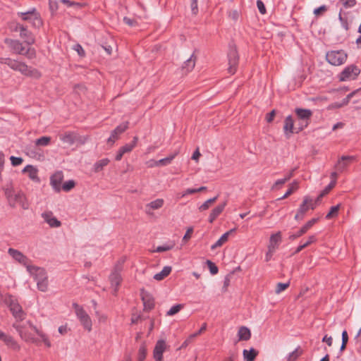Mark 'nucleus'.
I'll return each mask as SVG.
<instances>
[{"label": "nucleus", "instance_id": "obj_1", "mask_svg": "<svg viewBox=\"0 0 361 361\" xmlns=\"http://www.w3.org/2000/svg\"><path fill=\"white\" fill-rule=\"evenodd\" d=\"M3 190L7 202L11 207H20L24 210L29 208V202L25 194L22 190H15L12 183L6 184Z\"/></svg>", "mask_w": 361, "mask_h": 361}, {"label": "nucleus", "instance_id": "obj_2", "mask_svg": "<svg viewBox=\"0 0 361 361\" xmlns=\"http://www.w3.org/2000/svg\"><path fill=\"white\" fill-rule=\"evenodd\" d=\"M0 63L8 65L11 69L19 71L23 75L38 79L41 73L36 68L28 66L23 62L18 61L10 58H0Z\"/></svg>", "mask_w": 361, "mask_h": 361}, {"label": "nucleus", "instance_id": "obj_3", "mask_svg": "<svg viewBox=\"0 0 361 361\" xmlns=\"http://www.w3.org/2000/svg\"><path fill=\"white\" fill-rule=\"evenodd\" d=\"M27 271L37 281V288L42 292L48 289V277L44 269L31 264L27 267Z\"/></svg>", "mask_w": 361, "mask_h": 361}, {"label": "nucleus", "instance_id": "obj_4", "mask_svg": "<svg viewBox=\"0 0 361 361\" xmlns=\"http://www.w3.org/2000/svg\"><path fill=\"white\" fill-rule=\"evenodd\" d=\"M27 271L37 281V288L42 292L48 289V277L44 269L31 264L27 267Z\"/></svg>", "mask_w": 361, "mask_h": 361}, {"label": "nucleus", "instance_id": "obj_5", "mask_svg": "<svg viewBox=\"0 0 361 361\" xmlns=\"http://www.w3.org/2000/svg\"><path fill=\"white\" fill-rule=\"evenodd\" d=\"M27 271L37 281V288L42 292L48 289V277L44 269L31 264L27 267Z\"/></svg>", "mask_w": 361, "mask_h": 361}, {"label": "nucleus", "instance_id": "obj_6", "mask_svg": "<svg viewBox=\"0 0 361 361\" xmlns=\"http://www.w3.org/2000/svg\"><path fill=\"white\" fill-rule=\"evenodd\" d=\"M4 302L8 305L10 312L15 319L14 322H21L26 317V313L23 311L18 300L13 295L7 294L5 295Z\"/></svg>", "mask_w": 361, "mask_h": 361}, {"label": "nucleus", "instance_id": "obj_7", "mask_svg": "<svg viewBox=\"0 0 361 361\" xmlns=\"http://www.w3.org/2000/svg\"><path fill=\"white\" fill-rule=\"evenodd\" d=\"M4 42L16 54L23 55L28 59H32L36 57L35 49L32 47H29L25 49L23 44L19 40L6 38L4 39Z\"/></svg>", "mask_w": 361, "mask_h": 361}, {"label": "nucleus", "instance_id": "obj_8", "mask_svg": "<svg viewBox=\"0 0 361 361\" xmlns=\"http://www.w3.org/2000/svg\"><path fill=\"white\" fill-rule=\"evenodd\" d=\"M295 114L298 121L295 133H298L310 124L312 116V111L310 109L296 108L295 109Z\"/></svg>", "mask_w": 361, "mask_h": 361}, {"label": "nucleus", "instance_id": "obj_9", "mask_svg": "<svg viewBox=\"0 0 361 361\" xmlns=\"http://www.w3.org/2000/svg\"><path fill=\"white\" fill-rule=\"evenodd\" d=\"M58 136L64 144H66L69 146H71L75 143L84 145L88 139L87 137L80 136L73 131L61 132L59 133Z\"/></svg>", "mask_w": 361, "mask_h": 361}, {"label": "nucleus", "instance_id": "obj_10", "mask_svg": "<svg viewBox=\"0 0 361 361\" xmlns=\"http://www.w3.org/2000/svg\"><path fill=\"white\" fill-rule=\"evenodd\" d=\"M125 261V257H122L121 259H120L116 263L114 267V270L109 276L111 285L114 289V294L117 293L118 287L122 281L121 272L123 269V264H124Z\"/></svg>", "mask_w": 361, "mask_h": 361}, {"label": "nucleus", "instance_id": "obj_11", "mask_svg": "<svg viewBox=\"0 0 361 361\" xmlns=\"http://www.w3.org/2000/svg\"><path fill=\"white\" fill-rule=\"evenodd\" d=\"M73 307H74L77 318L80 321L81 325L88 332L91 331L92 329V322L90 317L85 312V310L82 308V307L80 306L79 305L74 303Z\"/></svg>", "mask_w": 361, "mask_h": 361}, {"label": "nucleus", "instance_id": "obj_12", "mask_svg": "<svg viewBox=\"0 0 361 361\" xmlns=\"http://www.w3.org/2000/svg\"><path fill=\"white\" fill-rule=\"evenodd\" d=\"M17 15L24 21L30 23L34 27H39L42 24L39 13L35 8L26 12H18Z\"/></svg>", "mask_w": 361, "mask_h": 361}, {"label": "nucleus", "instance_id": "obj_13", "mask_svg": "<svg viewBox=\"0 0 361 361\" xmlns=\"http://www.w3.org/2000/svg\"><path fill=\"white\" fill-rule=\"evenodd\" d=\"M348 58L347 54L343 50L330 51L326 53V61L333 66L343 64Z\"/></svg>", "mask_w": 361, "mask_h": 361}, {"label": "nucleus", "instance_id": "obj_14", "mask_svg": "<svg viewBox=\"0 0 361 361\" xmlns=\"http://www.w3.org/2000/svg\"><path fill=\"white\" fill-rule=\"evenodd\" d=\"M28 322L29 321H27L25 323L23 324H21V322H13L12 326L18 333V335L21 338V339L26 342L35 343L36 339L35 338L33 335L27 329V326L31 329H32L28 324Z\"/></svg>", "mask_w": 361, "mask_h": 361}, {"label": "nucleus", "instance_id": "obj_15", "mask_svg": "<svg viewBox=\"0 0 361 361\" xmlns=\"http://www.w3.org/2000/svg\"><path fill=\"white\" fill-rule=\"evenodd\" d=\"M360 73V68L355 65H350L345 67L339 74L340 81L353 80L357 78Z\"/></svg>", "mask_w": 361, "mask_h": 361}, {"label": "nucleus", "instance_id": "obj_16", "mask_svg": "<svg viewBox=\"0 0 361 361\" xmlns=\"http://www.w3.org/2000/svg\"><path fill=\"white\" fill-rule=\"evenodd\" d=\"M8 253L16 262L25 267L26 269H27V267H30L32 264L30 259L18 250L9 248Z\"/></svg>", "mask_w": 361, "mask_h": 361}, {"label": "nucleus", "instance_id": "obj_17", "mask_svg": "<svg viewBox=\"0 0 361 361\" xmlns=\"http://www.w3.org/2000/svg\"><path fill=\"white\" fill-rule=\"evenodd\" d=\"M168 348H169V346L164 340H158L153 350V357L154 360L164 361L163 354Z\"/></svg>", "mask_w": 361, "mask_h": 361}, {"label": "nucleus", "instance_id": "obj_18", "mask_svg": "<svg viewBox=\"0 0 361 361\" xmlns=\"http://www.w3.org/2000/svg\"><path fill=\"white\" fill-rule=\"evenodd\" d=\"M228 72L230 74H234L238 68V54L235 49H232L229 51L228 54Z\"/></svg>", "mask_w": 361, "mask_h": 361}, {"label": "nucleus", "instance_id": "obj_19", "mask_svg": "<svg viewBox=\"0 0 361 361\" xmlns=\"http://www.w3.org/2000/svg\"><path fill=\"white\" fill-rule=\"evenodd\" d=\"M0 340L3 341L5 345L16 351H18L20 349V346L18 343L14 339V338L8 334L0 330Z\"/></svg>", "mask_w": 361, "mask_h": 361}, {"label": "nucleus", "instance_id": "obj_20", "mask_svg": "<svg viewBox=\"0 0 361 361\" xmlns=\"http://www.w3.org/2000/svg\"><path fill=\"white\" fill-rule=\"evenodd\" d=\"M63 179V173L61 171H56L50 177V185L54 191L59 192L61 190V183Z\"/></svg>", "mask_w": 361, "mask_h": 361}, {"label": "nucleus", "instance_id": "obj_21", "mask_svg": "<svg viewBox=\"0 0 361 361\" xmlns=\"http://www.w3.org/2000/svg\"><path fill=\"white\" fill-rule=\"evenodd\" d=\"M129 122L126 121L124 122L119 126H118L112 132L111 134V136L109 137L107 142L109 143L114 144L116 140H117L119 138V135L124 133L128 128Z\"/></svg>", "mask_w": 361, "mask_h": 361}, {"label": "nucleus", "instance_id": "obj_22", "mask_svg": "<svg viewBox=\"0 0 361 361\" xmlns=\"http://www.w3.org/2000/svg\"><path fill=\"white\" fill-rule=\"evenodd\" d=\"M356 160L355 156H342L338 161L336 169L340 171H343L350 163Z\"/></svg>", "mask_w": 361, "mask_h": 361}, {"label": "nucleus", "instance_id": "obj_23", "mask_svg": "<svg viewBox=\"0 0 361 361\" xmlns=\"http://www.w3.org/2000/svg\"><path fill=\"white\" fill-rule=\"evenodd\" d=\"M20 37L24 39V42L28 45H32L35 43V39L31 32H30L26 27H19Z\"/></svg>", "mask_w": 361, "mask_h": 361}, {"label": "nucleus", "instance_id": "obj_24", "mask_svg": "<svg viewBox=\"0 0 361 361\" xmlns=\"http://www.w3.org/2000/svg\"><path fill=\"white\" fill-rule=\"evenodd\" d=\"M141 298L144 305V310L149 311L154 307V300L153 297L148 293L142 290L141 292Z\"/></svg>", "mask_w": 361, "mask_h": 361}, {"label": "nucleus", "instance_id": "obj_25", "mask_svg": "<svg viewBox=\"0 0 361 361\" xmlns=\"http://www.w3.org/2000/svg\"><path fill=\"white\" fill-rule=\"evenodd\" d=\"M42 216L44 221L52 228H58L61 225V222L54 216L51 212H44Z\"/></svg>", "mask_w": 361, "mask_h": 361}, {"label": "nucleus", "instance_id": "obj_26", "mask_svg": "<svg viewBox=\"0 0 361 361\" xmlns=\"http://www.w3.org/2000/svg\"><path fill=\"white\" fill-rule=\"evenodd\" d=\"M294 119L292 116H287L284 120L283 131L287 136L295 133L296 126H294Z\"/></svg>", "mask_w": 361, "mask_h": 361}, {"label": "nucleus", "instance_id": "obj_27", "mask_svg": "<svg viewBox=\"0 0 361 361\" xmlns=\"http://www.w3.org/2000/svg\"><path fill=\"white\" fill-rule=\"evenodd\" d=\"M315 207V204L314 202V201L312 200V199H311L309 196H305L303 199V202L301 204V205L300 206L299 209H300V213H304L305 214V213L309 210V209H314Z\"/></svg>", "mask_w": 361, "mask_h": 361}, {"label": "nucleus", "instance_id": "obj_28", "mask_svg": "<svg viewBox=\"0 0 361 361\" xmlns=\"http://www.w3.org/2000/svg\"><path fill=\"white\" fill-rule=\"evenodd\" d=\"M164 200L163 199H157L148 203L145 206L146 213L152 214L153 210L159 209L164 206Z\"/></svg>", "mask_w": 361, "mask_h": 361}, {"label": "nucleus", "instance_id": "obj_29", "mask_svg": "<svg viewBox=\"0 0 361 361\" xmlns=\"http://www.w3.org/2000/svg\"><path fill=\"white\" fill-rule=\"evenodd\" d=\"M226 204V202H224V203L219 204L212 210L209 216V223H213L214 220L222 213Z\"/></svg>", "mask_w": 361, "mask_h": 361}, {"label": "nucleus", "instance_id": "obj_30", "mask_svg": "<svg viewBox=\"0 0 361 361\" xmlns=\"http://www.w3.org/2000/svg\"><path fill=\"white\" fill-rule=\"evenodd\" d=\"M281 241V233L280 231L272 234L270 237L268 248L276 250Z\"/></svg>", "mask_w": 361, "mask_h": 361}, {"label": "nucleus", "instance_id": "obj_31", "mask_svg": "<svg viewBox=\"0 0 361 361\" xmlns=\"http://www.w3.org/2000/svg\"><path fill=\"white\" fill-rule=\"evenodd\" d=\"M23 173H26L28 174L29 178L36 182L39 181V178H38V171L36 168H35L32 165H27L26 166L23 170Z\"/></svg>", "mask_w": 361, "mask_h": 361}, {"label": "nucleus", "instance_id": "obj_32", "mask_svg": "<svg viewBox=\"0 0 361 361\" xmlns=\"http://www.w3.org/2000/svg\"><path fill=\"white\" fill-rule=\"evenodd\" d=\"M234 231H235V228L231 229L230 231H228L226 232L224 234H223L221 235V237L216 242V243L212 245V247H211L212 250H214L218 247H221L224 243H226L228 241L230 235Z\"/></svg>", "mask_w": 361, "mask_h": 361}, {"label": "nucleus", "instance_id": "obj_33", "mask_svg": "<svg viewBox=\"0 0 361 361\" xmlns=\"http://www.w3.org/2000/svg\"><path fill=\"white\" fill-rule=\"evenodd\" d=\"M178 154V152H176L164 159H161L160 160H158L157 161H154V164H150L149 167H154V166H166L172 161V160L176 157V156Z\"/></svg>", "mask_w": 361, "mask_h": 361}, {"label": "nucleus", "instance_id": "obj_34", "mask_svg": "<svg viewBox=\"0 0 361 361\" xmlns=\"http://www.w3.org/2000/svg\"><path fill=\"white\" fill-rule=\"evenodd\" d=\"M238 336L239 341H248L251 337L250 330L245 326H241L238 330Z\"/></svg>", "mask_w": 361, "mask_h": 361}, {"label": "nucleus", "instance_id": "obj_35", "mask_svg": "<svg viewBox=\"0 0 361 361\" xmlns=\"http://www.w3.org/2000/svg\"><path fill=\"white\" fill-rule=\"evenodd\" d=\"M196 57L192 54L183 64L182 68L185 73L190 72L195 67Z\"/></svg>", "mask_w": 361, "mask_h": 361}, {"label": "nucleus", "instance_id": "obj_36", "mask_svg": "<svg viewBox=\"0 0 361 361\" xmlns=\"http://www.w3.org/2000/svg\"><path fill=\"white\" fill-rule=\"evenodd\" d=\"M243 355L245 361H254L258 355V351L254 348H251L249 350H244Z\"/></svg>", "mask_w": 361, "mask_h": 361}, {"label": "nucleus", "instance_id": "obj_37", "mask_svg": "<svg viewBox=\"0 0 361 361\" xmlns=\"http://www.w3.org/2000/svg\"><path fill=\"white\" fill-rule=\"evenodd\" d=\"M171 267L170 266H166L163 268V269L161 270V271H160L159 273H157L154 276V279L157 281H161L163 280L164 279H165L166 276H168L171 271Z\"/></svg>", "mask_w": 361, "mask_h": 361}, {"label": "nucleus", "instance_id": "obj_38", "mask_svg": "<svg viewBox=\"0 0 361 361\" xmlns=\"http://www.w3.org/2000/svg\"><path fill=\"white\" fill-rule=\"evenodd\" d=\"M109 159L107 158L100 159L95 162L93 166V170L95 173H98L103 170L104 167L107 166L109 163Z\"/></svg>", "mask_w": 361, "mask_h": 361}, {"label": "nucleus", "instance_id": "obj_39", "mask_svg": "<svg viewBox=\"0 0 361 361\" xmlns=\"http://www.w3.org/2000/svg\"><path fill=\"white\" fill-rule=\"evenodd\" d=\"M175 246L173 241H170L163 245L158 246L155 250H151L152 252H163L171 250Z\"/></svg>", "mask_w": 361, "mask_h": 361}, {"label": "nucleus", "instance_id": "obj_40", "mask_svg": "<svg viewBox=\"0 0 361 361\" xmlns=\"http://www.w3.org/2000/svg\"><path fill=\"white\" fill-rule=\"evenodd\" d=\"M28 324L30 325V326L32 329V330L38 335L41 337V338L42 339L44 343L47 346V347H50L51 346V343L50 341H49L47 336L42 331H39L36 326H35L31 322H27Z\"/></svg>", "mask_w": 361, "mask_h": 361}, {"label": "nucleus", "instance_id": "obj_41", "mask_svg": "<svg viewBox=\"0 0 361 361\" xmlns=\"http://www.w3.org/2000/svg\"><path fill=\"white\" fill-rule=\"evenodd\" d=\"M299 188V182L298 180H294L289 186L288 190L285 193V195L279 198V200H284L289 197L291 194H293L295 191H296Z\"/></svg>", "mask_w": 361, "mask_h": 361}, {"label": "nucleus", "instance_id": "obj_42", "mask_svg": "<svg viewBox=\"0 0 361 361\" xmlns=\"http://www.w3.org/2000/svg\"><path fill=\"white\" fill-rule=\"evenodd\" d=\"M302 354V350L300 347H298L294 351L290 353L287 357V361H296L297 359Z\"/></svg>", "mask_w": 361, "mask_h": 361}, {"label": "nucleus", "instance_id": "obj_43", "mask_svg": "<svg viewBox=\"0 0 361 361\" xmlns=\"http://www.w3.org/2000/svg\"><path fill=\"white\" fill-rule=\"evenodd\" d=\"M217 197H214L213 198L207 200L201 206H200L199 210L202 212L208 209L210 207V206L217 200Z\"/></svg>", "mask_w": 361, "mask_h": 361}, {"label": "nucleus", "instance_id": "obj_44", "mask_svg": "<svg viewBox=\"0 0 361 361\" xmlns=\"http://www.w3.org/2000/svg\"><path fill=\"white\" fill-rule=\"evenodd\" d=\"M147 356V348L145 344H142L138 350L137 361H144Z\"/></svg>", "mask_w": 361, "mask_h": 361}, {"label": "nucleus", "instance_id": "obj_45", "mask_svg": "<svg viewBox=\"0 0 361 361\" xmlns=\"http://www.w3.org/2000/svg\"><path fill=\"white\" fill-rule=\"evenodd\" d=\"M339 209H340V204H337L336 206L331 207L329 213L326 214V218L327 219H330L333 217L336 216L338 214Z\"/></svg>", "mask_w": 361, "mask_h": 361}, {"label": "nucleus", "instance_id": "obj_46", "mask_svg": "<svg viewBox=\"0 0 361 361\" xmlns=\"http://www.w3.org/2000/svg\"><path fill=\"white\" fill-rule=\"evenodd\" d=\"M51 142V137L47 136H43L36 140L35 145L37 146H47Z\"/></svg>", "mask_w": 361, "mask_h": 361}, {"label": "nucleus", "instance_id": "obj_47", "mask_svg": "<svg viewBox=\"0 0 361 361\" xmlns=\"http://www.w3.org/2000/svg\"><path fill=\"white\" fill-rule=\"evenodd\" d=\"M75 186V182L73 180H68L61 185V190L65 192H69Z\"/></svg>", "mask_w": 361, "mask_h": 361}, {"label": "nucleus", "instance_id": "obj_48", "mask_svg": "<svg viewBox=\"0 0 361 361\" xmlns=\"http://www.w3.org/2000/svg\"><path fill=\"white\" fill-rule=\"evenodd\" d=\"M290 286V283H278L276 286L275 293L276 294L281 293L282 291H284L286 289H287Z\"/></svg>", "mask_w": 361, "mask_h": 361}, {"label": "nucleus", "instance_id": "obj_49", "mask_svg": "<svg viewBox=\"0 0 361 361\" xmlns=\"http://www.w3.org/2000/svg\"><path fill=\"white\" fill-rule=\"evenodd\" d=\"M183 307V305L178 304L176 305L171 307V309L167 312L168 316H173L178 313L182 308Z\"/></svg>", "mask_w": 361, "mask_h": 361}, {"label": "nucleus", "instance_id": "obj_50", "mask_svg": "<svg viewBox=\"0 0 361 361\" xmlns=\"http://www.w3.org/2000/svg\"><path fill=\"white\" fill-rule=\"evenodd\" d=\"M344 8H353L356 4V0H339Z\"/></svg>", "mask_w": 361, "mask_h": 361}, {"label": "nucleus", "instance_id": "obj_51", "mask_svg": "<svg viewBox=\"0 0 361 361\" xmlns=\"http://www.w3.org/2000/svg\"><path fill=\"white\" fill-rule=\"evenodd\" d=\"M307 231L305 230V228L302 226L296 233L292 234L290 235L289 238L290 240H295L304 234H305Z\"/></svg>", "mask_w": 361, "mask_h": 361}, {"label": "nucleus", "instance_id": "obj_52", "mask_svg": "<svg viewBox=\"0 0 361 361\" xmlns=\"http://www.w3.org/2000/svg\"><path fill=\"white\" fill-rule=\"evenodd\" d=\"M336 185V180H331V183L325 188V189L321 192L320 197H324L327 195L331 190H332Z\"/></svg>", "mask_w": 361, "mask_h": 361}, {"label": "nucleus", "instance_id": "obj_53", "mask_svg": "<svg viewBox=\"0 0 361 361\" xmlns=\"http://www.w3.org/2000/svg\"><path fill=\"white\" fill-rule=\"evenodd\" d=\"M60 2L67 6L68 7L75 6L76 8H81L82 6V4L80 3L71 1L69 0H61Z\"/></svg>", "mask_w": 361, "mask_h": 361}, {"label": "nucleus", "instance_id": "obj_54", "mask_svg": "<svg viewBox=\"0 0 361 361\" xmlns=\"http://www.w3.org/2000/svg\"><path fill=\"white\" fill-rule=\"evenodd\" d=\"M207 264L209 269L210 273L212 275H215L218 273V271H219L218 267L212 262H211L210 260H207Z\"/></svg>", "mask_w": 361, "mask_h": 361}, {"label": "nucleus", "instance_id": "obj_55", "mask_svg": "<svg viewBox=\"0 0 361 361\" xmlns=\"http://www.w3.org/2000/svg\"><path fill=\"white\" fill-rule=\"evenodd\" d=\"M10 160H11L12 166H19L23 161V159L21 157H13V156H11L10 157Z\"/></svg>", "mask_w": 361, "mask_h": 361}, {"label": "nucleus", "instance_id": "obj_56", "mask_svg": "<svg viewBox=\"0 0 361 361\" xmlns=\"http://www.w3.org/2000/svg\"><path fill=\"white\" fill-rule=\"evenodd\" d=\"M348 341V336L346 331H343L342 333V345L341 347V350H343L347 345V343Z\"/></svg>", "mask_w": 361, "mask_h": 361}, {"label": "nucleus", "instance_id": "obj_57", "mask_svg": "<svg viewBox=\"0 0 361 361\" xmlns=\"http://www.w3.org/2000/svg\"><path fill=\"white\" fill-rule=\"evenodd\" d=\"M206 329H207V324L204 323L198 331H196L195 333L190 334V338L195 339L196 337H197L201 334H202L206 330Z\"/></svg>", "mask_w": 361, "mask_h": 361}, {"label": "nucleus", "instance_id": "obj_58", "mask_svg": "<svg viewBox=\"0 0 361 361\" xmlns=\"http://www.w3.org/2000/svg\"><path fill=\"white\" fill-rule=\"evenodd\" d=\"M192 233H193V228L192 227H189L187 229L186 233H185V235L183 238V242L188 241L190 239Z\"/></svg>", "mask_w": 361, "mask_h": 361}, {"label": "nucleus", "instance_id": "obj_59", "mask_svg": "<svg viewBox=\"0 0 361 361\" xmlns=\"http://www.w3.org/2000/svg\"><path fill=\"white\" fill-rule=\"evenodd\" d=\"M318 221V219H312L308 221L303 227L305 228L307 231H308Z\"/></svg>", "mask_w": 361, "mask_h": 361}, {"label": "nucleus", "instance_id": "obj_60", "mask_svg": "<svg viewBox=\"0 0 361 361\" xmlns=\"http://www.w3.org/2000/svg\"><path fill=\"white\" fill-rule=\"evenodd\" d=\"M286 183V180H284L283 178L277 180L273 185L272 190L279 189Z\"/></svg>", "mask_w": 361, "mask_h": 361}, {"label": "nucleus", "instance_id": "obj_61", "mask_svg": "<svg viewBox=\"0 0 361 361\" xmlns=\"http://www.w3.org/2000/svg\"><path fill=\"white\" fill-rule=\"evenodd\" d=\"M135 147H133V145H132L130 143V144H126L124 146L121 147L120 148V149L123 152V153L126 154V153L130 152Z\"/></svg>", "mask_w": 361, "mask_h": 361}, {"label": "nucleus", "instance_id": "obj_62", "mask_svg": "<svg viewBox=\"0 0 361 361\" xmlns=\"http://www.w3.org/2000/svg\"><path fill=\"white\" fill-rule=\"evenodd\" d=\"M257 8L259 9V11L262 14H264L266 13L265 6H264V3L261 0H258L257 1Z\"/></svg>", "mask_w": 361, "mask_h": 361}, {"label": "nucleus", "instance_id": "obj_63", "mask_svg": "<svg viewBox=\"0 0 361 361\" xmlns=\"http://www.w3.org/2000/svg\"><path fill=\"white\" fill-rule=\"evenodd\" d=\"M276 116V111L272 110L270 113L267 114L266 116V121L267 123H271L274 119Z\"/></svg>", "mask_w": 361, "mask_h": 361}, {"label": "nucleus", "instance_id": "obj_64", "mask_svg": "<svg viewBox=\"0 0 361 361\" xmlns=\"http://www.w3.org/2000/svg\"><path fill=\"white\" fill-rule=\"evenodd\" d=\"M316 241H317L316 236L314 235H310L308 237L307 240L303 244L305 246V247H307L309 245H310L312 243H315Z\"/></svg>", "mask_w": 361, "mask_h": 361}]
</instances>
